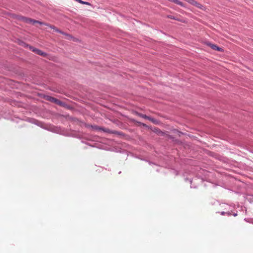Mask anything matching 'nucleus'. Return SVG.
Wrapping results in <instances>:
<instances>
[{
    "label": "nucleus",
    "instance_id": "f257e3e1",
    "mask_svg": "<svg viewBox=\"0 0 253 253\" xmlns=\"http://www.w3.org/2000/svg\"><path fill=\"white\" fill-rule=\"evenodd\" d=\"M21 19L24 22H25L26 23H31V24H33V25L35 24V23H39L41 25H46L48 27H50V28L52 29L55 32H59V33H61L62 34H65L64 32L61 31V30H60L59 29L57 28L56 27H55L54 26H52V25H49V24H48L40 22V21H37V20H33L32 19L28 18H26V17H22Z\"/></svg>",
    "mask_w": 253,
    "mask_h": 253
},
{
    "label": "nucleus",
    "instance_id": "f03ea898",
    "mask_svg": "<svg viewBox=\"0 0 253 253\" xmlns=\"http://www.w3.org/2000/svg\"><path fill=\"white\" fill-rule=\"evenodd\" d=\"M30 49L32 51H33L34 52H35V53L38 54V55H40L41 56H42L43 57H46V55H47V54L44 52H43L42 51L40 50V49H38L36 48H35V47H32V46H30Z\"/></svg>",
    "mask_w": 253,
    "mask_h": 253
},
{
    "label": "nucleus",
    "instance_id": "7ed1b4c3",
    "mask_svg": "<svg viewBox=\"0 0 253 253\" xmlns=\"http://www.w3.org/2000/svg\"><path fill=\"white\" fill-rule=\"evenodd\" d=\"M91 127L94 130H98V131L102 130L104 132H109V133L111 132V131H110V130L109 129L103 128V127H101L98 126H91Z\"/></svg>",
    "mask_w": 253,
    "mask_h": 253
},
{
    "label": "nucleus",
    "instance_id": "20e7f679",
    "mask_svg": "<svg viewBox=\"0 0 253 253\" xmlns=\"http://www.w3.org/2000/svg\"><path fill=\"white\" fill-rule=\"evenodd\" d=\"M49 100H50L51 102H54L57 104H61V102L60 100H59L55 98L54 97H49Z\"/></svg>",
    "mask_w": 253,
    "mask_h": 253
},
{
    "label": "nucleus",
    "instance_id": "39448f33",
    "mask_svg": "<svg viewBox=\"0 0 253 253\" xmlns=\"http://www.w3.org/2000/svg\"><path fill=\"white\" fill-rule=\"evenodd\" d=\"M208 45L210 46L211 47L212 49L216 50H217V51H220L221 49V48L218 47L215 44H211V43H209V44H208Z\"/></svg>",
    "mask_w": 253,
    "mask_h": 253
},
{
    "label": "nucleus",
    "instance_id": "423d86ee",
    "mask_svg": "<svg viewBox=\"0 0 253 253\" xmlns=\"http://www.w3.org/2000/svg\"><path fill=\"white\" fill-rule=\"evenodd\" d=\"M137 115L138 116H139L141 118H143L144 119H148V118H149V116H147L146 115H144V114H142L141 113H138Z\"/></svg>",
    "mask_w": 253,
    "mask_h": 253
},
{
    "label": "nucleus",
    "instance_id": "0eeeda50",
    "mask_svg": "<svg viewBox=\"0 0 253 253\" xmlns=\"http://www.w3.org/2000/svg\"><path fill=\"white\" fill-rule=\"evenodd\" d=\"M148 120H149V121H150L151 122H152V123H153L154 124H157V121L156 120H155L154 118H151L150 117H149V118H148Z\"/></svg>",
    "mask_w": 253,
    "mask_h": 253
},
{
    "label": "nucleus",
    "instance_id": "6e6552de",
    "mask_svg": "<svg viewBox=\"0 0 253 253\" xmlns=\"http://www.w3.org/2000/svg\"><path fill=\"white\" fill-rule=\"evenodd\" d=\"M168 17L169 18H170V19H175V20H177L179 21V19H177L175 18L174 16H171V15L168 16Z\"/></svg>",
    "mask_w": 253,
    "mask_h": 253
},
{
    "label": "nucleus",
    "instance_id": "1a4fd4ad",
    "mask_svg": "<svg viewBox=\"0 0 253 253\" xmlns=\"http://www.w3.org/2000/svg\"><path fill=\"white\" fill-rule=\"evenodd\" d=\"M158 134H160V135H163V132L162 131H161L160 130H157V131Z\"/></svg>",
    "mask_w": 253,
    "mask_h": 253
},
{
    "label": "nucleus",
    "instance_id": "9d476101",
    "mask_svg": "<svg viewBox=\"0 0 253 253\" xmlns=\"http://www.w3.org/2000/svg\"><path fill=\"white\" fill-rule=\"evenodd\" d=\"M83 4H86V5H90V4L89 2H86V1H84Z\"/></svg>",
    "mask_w": 253,
    "mask_h": 253
},
{
    "label": "nucleus",
    "instance_id": "9b49d317",
    "mask_svg": "<svg viewBox=\"0 0 253 253\" xmlns=\"http://www.w3.org/2000/svg\"><path fill=\"white\" fill-rule=\"evenodd\" d=\"M78 2L80 3L83 4L84 1L82 0H78Z\"/></svg>",
    "mask_w": 253,
    "mask_h": 253
},
{
    "label": "nucleus",
    "instance_id": "f8f14e48",
    "mask_svg": "<svg viewBox=\"0 0 253 253\" xmlns=\"http://www.w3.org/2000/svg\"><path fill=\"white\" fill-rule=\"evenodd\" d=\"M143 126H146V125L144 124H141Z\"/></svg>",
    "mask_w": 253,
    "mask_h": 253
},
{
    "label": "nucleus",
    "instance_id": "ddd939ff",
    "mask_svg": "<svg viewBox=\"0 0 253 253\" xmlns=\"http://www.w3.org/2000/svg\"><path fill=\"white\" fill-rule=\"evenodd\" d=\"M64 35H67V36H69V35H66L65 33Z\"/></svg>",
    "mask_w": 253,
    "mask_h": 253
}]
</instances>
